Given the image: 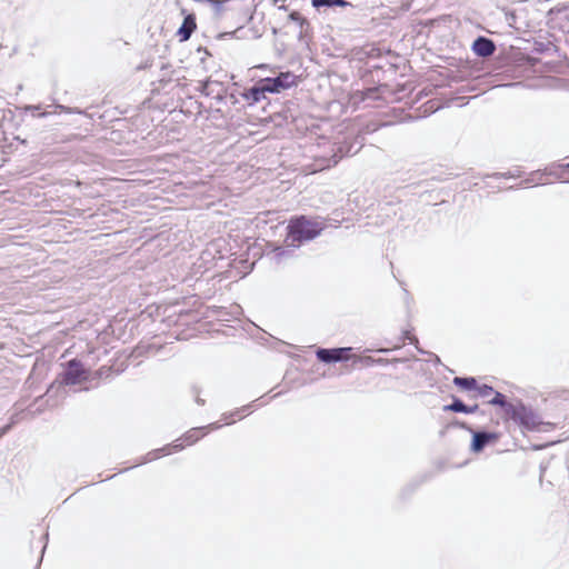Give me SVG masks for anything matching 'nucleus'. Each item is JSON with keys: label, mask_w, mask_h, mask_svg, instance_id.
Listing matches in <instances>:
<instances>
[{"label": "nucleus", "mask_w": 569, "mask_h": 569, "mask_svg": "<svg viewBox=\"0 0 569 569\" xmlns=\"http://www.w3.org/2000/svg\"><path fill=\"white\" fill-rule=\"evenodd\" d=\"M325 229V223L306 216L293 217L289 220L287 227V237L284 246L273 249L274 258L278 262L282 259L291 257L302 242L313 240Z\"/></svg>", "instance_id": "obj_1"}, {"label": "nucleus", "mask_w": 569, "mask_h": 569, "mask_svg": "<svg viewBox=\"0 0 569 569\" xmlns=\"http://www.w3.org/2000/svg\"><path fill=\"white\" fill-rule=\"evenodd\" d=\"M509 419L513 420L526 430H537L541 423L539 416L531 409L518 401L515 406L508 407Z\"/></svg>", "instance_id": "obj_2"}, {"label": "nucleus", "mask_w": 569, "mask_h": 569, "mask_svg": "<svg viewBox=\"0 0 569 569\" xmlns=\"http://www.w3.org/2000/svg\"><path fill=\"white\" fill-rule=\"evenodd\" d=\"M63 372L60 375L62 385L74 386L89 379V371L83 367L81 361L72 359L66 365Z\"/></svg>", "instance_id": "obj_3"}, {"label": "nucleus", "mask_w": 569, "mask_h": 569, "mask_svg": "<svg viewBox=\"0 0 569 569\" xmlns=\"http://www.w3.org/2000/svg\"><path fill=\"white\" fill-rule=\"evenodd\" d=\"M262 80L270 93H279L280 91L289 89L296 84V76L291 72H281L274 78H266Z\"/></svg>", "instance_id": "obj_4"}, {"label": "nucleus", "mask_w": 569, "mask_h": 569, "mask_svg": "<svg viewBox=\"0 0 569 569\" xmlns=\"http://www.w3.org/2000/svg\"><path fill=\"white\" fill-rule=\"evenodd\" d=\"M351 348H333V349H325L320 348L317 350L316 355L319 361L330 363V362H339L343 360H348L350 358L349 352Z\"/></svg>", "instance_id": "obj_5"}, {"label": "nucleus", "mask_w": 569, "mask_h": 569, "mask_svg": "<svg viewBox=\"0 0 569 569\" xmlns=\"http://www.w3.org/2000/svg\"><path fill=\"white\" fill-rule=\"evenodd\" d=\"M497 439L498 436L493 432L475 431L472 432L471 450L473 452H480L488 443Z\"/></svg>", "instance_id": "obj_6"}, {"label": "nucleus", "mask_w": 569, "mask_h": 569, "mask_svg": "<svg viewBox=\"0 0 569 569\" xmlns=\"http://www.w3.org/2000/svg\"><path fill=\"white\" fill-rule=\"evenodd\" d=\"M472 50L477 56L487 58L495 52L496 46L492 40L486 37H478L472 43Z\"/></svg>", "instance_id": "obj_7"}, {"label": "nucleus", "mask_w": 569, "mask_h": 569, "mask_svg": "<svg viewBox=\"0 0 569 569\" xmlns=\"http://www.w3.org/2000/svg\"><path fill=\"white\" fill-rule=\"evenodd\" d=\"M220 427H221L220 423L213 422L206 427L192 428L189 431H187V433L183 436V441L187 445H192V443L197 442L202 436H204V433H206L204 430H207V429L216 430V429H219Z\"/></svg>", "instance_id": "obj_8"}, {"label": "nucleus", "mask_w": 569, "mask_h": 569, "mask_svg": "<svg viewBox=\"0 0 569 569\" xmlns=\"http://www.w3.org/2000/svg\"><path fill=\"white\" fill-rule=\"evenodd\" d=\"M183 447H184V445L180 441V439H178L172 445H168L161 449H157V450L149 452L140 463L152 461V460L159 458L160 453L163 456L170 455L172 451L181 450Z\"/></svg>", "instance_id": "obj_9"}, {"label": "nucleus", "mask_w": 569, "mask_h": 569, "mask_svg": "<svg viewBox=\"0 0 569 569\" xmlns=\"http://www.w3.org/2000/svg\"><path fill=\"white\" fill-rule=\"evenodd\" d=\"M266 92H268L267 87L263 82V80H260L258 84L250 88L246 94L244 98L247 100H250L251 102H259L261 99H263L266 96Z\"/></svg>", "instance_id": "obj_10"}, {"label": "nucleus", "mask_w": 569, "mask_h": 569, "mask_svg": "<svg viewBox=\"0 0 569 569\" xmlns=\"http://www.w3.org/2000/svg\"><path fill=\"white\" fill-rule=\"evenodd\" d=\"M196 29V22L192 16H188L184 18L182 26L178 30V36L180 37V40L186 41L188 40L192 32Z\"/></svg>", "instance_id": "obj_11"}, {"label": "nucleus", "mask_w": 569, "mask_h": 569, "mask_svg": "<svg viewBox=\"0 0 569 569\" xmlns=\"http://www.w3.org/2000/svg\"><path fill=\"white\" fill-rule=\"evenodd\" d=\"M493 393H495V397L491 400H489V403L492 405V406L502 407L503 410H505L506 416H508V407L509 406H515V403L507 402L506 401V397L502 393L498 392V391H493Z\"/></svg>", "instance_id": "obj_12"}, {"label": "nucleus", "mask_w": 569, "mask_h": 569, "mask_svg": "<svg viewBox=\"0 0 569 569\" xmlns=\"http://www.w3.org/2000/svg\"><path fill=\"white\" fill-rule=\"evenodd\" d=\"M453 383L462 389H466V390L476 389V387H477V381L472 377H469V378L456 377L453 379Z\"/></svg>", "instance_id": "obj_13"}, {"label": "nucleus", "mask_w": 569, "mask_h": 569, "mask_svg": "<svg viewBox=\"0 0 569 569\" xmlns=\"http://www.w3.org/2000/svg\"><path fill=\"white\" fill-rule=\"evenodd\" d=\"M312 6L317 9L321 7H347L349 6V2L346 0H312Z\"/></svg>", "instance_id": "obj_14"}, {"label": "nucleus", "mask_w": 569, "mask_h": 569, "mask_svg": "<svg viewBox=\"0 0 569 569\" xmlns=\"http://www.w3.org/2000/svg\"><path fill=\"white\" fill-rule=\"evenodd\" d=\"M339 152H341L340 156H338L337 153H333L330 158H323L322 163L319 166L320 169L330 168L332 166H336L338 163V161L343 157V152H342L341 148H339ZM349 152H350V149H348L345 152V154H348Z\"/></svg>", "instance_id": "obj_15"}, {"label": "nucleus", "mask_w": 569, "mask_h": 569, "mask_svg": "<svg viewBox=\"0 0 569 569\" xmlns=\"http://www.w3.org/2000/svg\"><path fill=\"white\" fill-rule=\"evenodd\" d=\"M443 410L466 413L467 405H465L460 399L453 398L452 403L445 406Z\"/></svg>", "instance_id": "obj_16"}, {"label": "nucleus", "mask_w": 569, "mask_h": 569, "mask_svg": "<svg viewBox=\"0 0 569 569\" xmlns=\"http://www.w3.org/2000/svg\"><path fill=\"white\" fill-rule=\"evenodd\" d=\"M476 389L480 397H489L491 393H493V388L488 385L477 386Z\"/></svg>", "instance_id": "obj_17"}, {"label": "nucleus", "mask_w": 569, "mask_h": 569, "mask_svg": "<svg viewBox=\"0 0 569 569\" xmlns=\"http://www.w3.org/2000/svg\"><path fill=\"white\" fill-rule=\"evenodd\" d=\"M478 410V405H475V406H467V411L466 413H473Z\"/></svg>", "instance_id": "obj_18"}, {"label": "nucleus", "mask_w": 569, "mask_h": 569, "mask_svg": "<svg viewBox=\"0 0 569 569\" xmlns=\"http://www.w3.org/2000/svg\"><path fill=\"white\" fill-rule=\"evenodd\" d=\"M11 428V425H7L0 429V438L8 432V430Z\"/></svg>", "instance_id": "obj_19"}, {"label": "nucleus", "mask_w": 569, "mask_h": 569, "mask_svg": "<svg viewBox=\"0 0 569 569\" xmlns=\"http://www.w3.org/2000/svg\"><path fill=\"white\" fill-rule=\"evenodd\" d=\"M363 360H365V362H366V363H368V365H369V363H372V362H375V361H376V360H373V359H372V358H370V357H366Z\"/></svg>", "instance_id": "obj_20"}, {"label": "nucleus", "mask_w": 569, "mask_h": 569, "mask_svg": "<svg viewBox=\"0 0 569 569\" xmlns=\"http://www.w3.org/2000/svg\"><path fill=\"white\" fill-rule=\"evenodd\" d=\"M196 402H197L198 405H203V403H204V400H203V399H201L200 397H197V398H196Z\"/></svg>", "instance_id": "obj_21"}, {"label": "nucleus", "mask_w": 569, "mask_h": 569, "mask_svg": "<svg viewBox=\"0 0 569 569\" xmlns=\"http://www.w3.org/2000/svg\"><path fill=\"white\" fill-rule=\"evenodd\" d=\"M56 108H58V109H60V110H62V111H66V112H68V111H69V109H68V108H66V107H63V106H57Z\"/></svg>", "instance_id": "obj_22"}, {"label": "nucleus", "mask_w": 569, "mask_h": 569, "mask_svg": "<svg viewBox=\"0 0 569 569\" xmlns=\"http://www.w3.org/2000/svg\"><path fill=\"white\" fill-rule=\"evenodd\" d=\"M49 114H50L49 112H41V113L39 114V117H41V118H46V117H48Z\"/></svg>", "instance_id": "obj_23"}, {"label": "nucleus", "mask_w": 569, "mask_h": 569, "mask_svg": "<svg viewBox=\"0 0 569 569\" xmlns=\"http://www.w3.org/2000/svg\"><path fill=\"white\" fill-rule=\"evenodd\" d=\"M28 109H29V110H38V109H39V107H38V106H30V107H28Z\"/></svg>", "instance_id": "obj_24"}, {"label": "nucleus", "mask_w": 569, "mask_h": 569, "mask_svg": "<svg viewBox=\"0 0 569 569\" xmlns=\"http://www.w3.org/2000/svg\"><path fill=\"white\" fill-rule=\"evenodd\" d=\"M237 413H238V411H237V412H231V413H230V417H233V416H236Z\"/></svg>", "instance_id": "obj_25"}, {"label": "nucleus", "mask_w": 569, "mask_h": 569, "mask_svg": "<svg viewBox=\"0 0 569 569\" xmlns=\"http://www.w3.org/2000/svg\"><path fill=\"white\" fill-rule=\"evenodd\" d=\"M208 86V83H203L202 87L206 88ZM202 91H204V89H202Z\"/></svg>", "instance_id": "obj_26"}, {"label": "nucleus", "mask_w": 569, "mask_h": 569, "mask_svg": "<svg viewBox=\"0 0 569 569\" xmlns=\"http://www.w3.org/2000/svg\"><path fill=\"white\" fill-rule=\"evenodd\" d=\"M499 176L501 177H508L507 173H500Z\"/></svg>", "instance_id": "obj_27"}, {"label": "nucleus", "mask_w": 569, "mask_h": 569, "mask_svg": "<svg viewBox=\"0 0 569 569\" xmlns=\"http://www.w3.org/2000/svg\"><path fill=\"white\" fill-rule=\"evenodd\" d=\"M568 167H569V164H568Z\"/></svg>", "instance_id": "obj_28"}]
</instances>
